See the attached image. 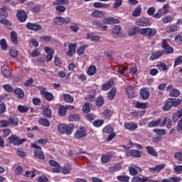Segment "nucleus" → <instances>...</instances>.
I'll use <instances>...</instances> for the list:
<instances>
[{
	"label": "nucleus",
	"instance_id": "69168bd1",
	"mask_svg": "<svg viewBox=\"0 0 182 182\" xmlns=\"http://www.w3.org/2000/svg\"><path fill=\"white\" fill-rule=\"evenodd\" d=\"M154 133H156L158 136H166V129H155Z\"/></svg>",
	"mask_w": 182,
	"mask_h": 182
},
{
	"label": "nucleus",
	"instance_id": "9b49d317",
	"mask_svg": "<svg viewBox=\"0 0 182 182\" xmlns=\"http://www.w3.org/2000/svg\"><path fill=\"white\" fill-rule=\"evenodd\" d=\"M136 25H137V26L146 27V26H151V23L150 22V20L149 18H139L136 21Z\"/></svg>",
	"mask_w": 182,
	"mask_h": 182
},
{
	"label": "nucleus",
	"instance_id": "f704fd0d",
	"mask_svg": "<svg viewBox=\"0 0 182 182\" xmlns=\"http://www.w3.org/2000/svg\"><path fill=\"white\" fill-rule=\"evenodd\" d=\"M129 174L131 176H137V174L139 173H141V168H139V167H130L129 169Z\"/></svg>",
	"mask_w": 182,
	"mask_h": 182
},
{
	"label": "nucleus",
	"instance_id": "c03bdc74",
	"mask_svg": "<svg viewBox=\"0 0 182 182\" xmlns=\"http://www.w3.org/2000/svg\"><path fill=\"white\" fill-rule=\"evenodd\" d=\"M112 159V155L110 154H103L101 156V161L102 163L106 164L109 163Z\"/></svg>",
	"mask_w": 182,
	"mask_h": 182
},
{
	"label": "nucleus",
	"instance_id": "ddd939ff",
	"mask_svg": "<svg viewBox=\"0 0 182 182\" xmlns=\"http://www.w3.org/2000/svg\"><path fill=\"white\" fill-rule=\"evenodd\" d=\"M16 17L18 21L21 23L26 22V19H28V15L25 10L18 11L16 14Z\"/></svg>",
	"mask_w": 182,
	"mask_h": 182
},
{
	"label": "nucleus",
	"instance_id": "cd10ccee",
	"mask_svg": "<svg viewBox=\"0 0 182 182\" xmlns=\"http://www.w3.org/2000/svg\"><path fill=\"white\" fill-rule=\"evenodd\" d=\"M13 92L16 95L18 99H23L25 97V92L19 87H16Z\"/></svg>",
	"mask_w": 182,
	"mask_h": 182
},
{
	"label": "nucleus",
	"instance_id": "a18cd8bd",
	"mask_svg": "<svg viewBox=\"0 0 182 182\" xmlns=\"http://www.w3.org/2000/svg\"><path fill=\"white\" fill-rule=\"evenodd\" d=\"M146 114V111L143 110V111H137L136 109H133L131 112V114L134 117H139V116H143V114Z\"/></svg>",
	"mask_w": 182,
	"mask_h": 182
},
{
	"label": "nucleus",
	"instance_id": "f3484780",
	"mask_svg": "<svg viewBox=\"0 0 182 182\" xmlns=\"http://www.w3.org/2000/svg\"><path fill=\"white\" fill-rule=\"evenodd\" d=\"M126 92L129 99H133V97H136V91L134 90V87L128 85L126 88Z\"/></svg>",
	"mask_w": 182,
	"mask_h": 182
},
{
	"label": "nucleus",
	"instance_id": "a19ab883",
	"mask_svg": "<svg viewBox=\"0 0 182 182\" xmlns=\"http://www.w3.org/2000/svg\"><path fill=\"white\" fill-rule=\"evenodd\" d=\"M11 41L14 45H18V33L15 31L11 33Z\"/></svg>",
	"mask_w": 182,
	"mask_h": 182
},
{
	"label": "nucleus",
	"instance_id": "864d4df0",
	"mask_svg": "<svg viewBox=\"0 0 182 182\" xmlns=\"http://www.w3.org/2000/svg\"><path fill=\"white\" fill-rule=\"evenodd\" d=\"M169 96H171V97H178V96H180V91L176 88L172 89L169 93Z\"/></svg>",
	"mask_w": 182,
	"mask_h": 182
},
{
	"label": "nucleus",
	"instance_id": "6e6d98bb",
	"mask_svg": "<svg viewBox=\"0 0 182 182\" xmlns=\"http://www.w3.org/2000/svg\"><path fill=\"white\" fill-rule=\"evenodd\" d=\"M70 170H72V166L70 164L65 165L62 168V173L63 174H69L70 173Z\"/></svg>",
	"mask_w": 182,
	"mask_h": 182
},
{
	"label": "nucleus",
	"instance_id": "79ce46f5",
	"mask_svg": "<svg viewBox=\"0 0 182 182\" xmlns=\"http://www.w3.org/2000/svg\"><path fill=\"white\" fill-rule=\"evenodd\" d=\"M141 28H140V27H134L133 28H131L129 30L128 33L129 35V36H133L134 35H136V33H140V30Z\"/></svg>",
	"mask_w": 182,
	"mask_h": 182
},
{
	"label": "nucleus",
	"instance_id": "5701e85b",
	"mask_svg": "<svg viewBox=\"0 0 182 182\" xmlns=\"http://www.w3.org/2000/svg\"><path fill=\"white\" fill-rule=\"evenodd\" d=\"M76 44L70 43L68 46V52L67 53V56H69V58H72L75 53H76Z\"/></svg>",
	"mask_w": 182,
	"mask_h": 182
},
{
	"label": "nucleus",
	"instance_id": "09e8293b",
	"mask_svg": "<svg viewBox=\"0 0 182 182\" xmlns=\"http://www.w3.org/2000/svg\"><path fill=\"white\" fill-rule=\"evenodd\" d=\"M0 46L2 50H6L8 49V43H6V39L2 38L0 41Z\"/></svg>",
	"mask_w": 182,
	"mask_h": 182
},
{
	"label": "nucleus",
	"instance_id": "dca6fc26",
	"mask_svg": "<svg viewBox=\"0 0 182 182\" xmlns=\"http://www.w3.org/2000/svg\"><path fill=\"white\" fill-rule=\"evenodd\" d=\"M142 100H147L150 97V91L148 87H142L139 91Z\"/></svg>",
	"mask_w": 182,
	"mask_h": 182
},
{
	"label": "nucleus",
	"instance_id": "c9c22d12",
	"mask_svg": "<svg viewBox=\"0 0 182 182\" xmlns=\"http://www.w3.org/2000/svg\"><path fill=\"white\" fill-rule=\"evenodd\" d=\"M113 132H114V128L110 124L106 125L102 129V133H105L106 134H109L110 133H113Z\"/></svg>",
	"mask_w": 182,
	"mask_h": 182
},
{
	"label": "nucleus",
	"instance_id": "0e129e2a",
	"mask_svg": "<svg viewBox=\"0 0 182 182\" xmlns=\"http://www.w3.org/2000/svg\"><path fill=\"white\" fill-rule=\"evenodd\" d=\"M2 87L6 90V92H9V93H12L14 92V87H12L9 84L3 85Z\"/></svg>",
	"mask_w": 182,
	"mask_h": 182
},
{
	"label": "nucleus",
	"instance_id": "4c0bfd02",
	"mask_svg": "<svg viewBox=\"0 0 182 182\" xmlns=\"http://www.w3.org/2000/svg\"><path fill=\"white\" fill-rule=\"evenodd\" d=\"M53 23L55 25H63L65 23V18L62 16H57L53 18Z\"/></svg>",
	"mask_w": 182,
	"mask_h": 182
},
{
	"label": "nucleus",
	"instance_id": "9d476101",
	"mask_svg": "<svg viewBox=\"0 0 182 182\" xmlns=\"http://www.w3.org/2000/svg\"><path fill=\"white\" fill-rule=\"evenodd\" d=\"M40 92H41V95L43 96L44 99H46L47 102H52V100L55 99L53 94L46 91V88H43L42 90H40Z\"/></svg>",
	"mask_w": 182,
	"mask_h": 182
},
{
	"label": "nucleus",
	"instance_id": "58836bf2",
	"mask_svg": "<svg viewBox=\"0 0 182 182\" xmlns=\"http://www.w3.org/2000/svg\"><path fill=\"white\" fill-rule=\"evenodd\" d=\"M38 123L41 126H43L44 127H49V126H50V122H49V120L46 118H40Z\"/></svg>",
	"mask_w": 182,
	"mask_h": 182
},
{
	"label": "nucleus",
	"instance_id": "473e14b6",
	"mask_svg": "<svg viewBox=\"0 0 182 182\" xmlns=\"http://www.w3.org/2000/svg\"><path fill=\"white\" fill-rule=\"evenodd\" d=\"M95 105L97 107H102L105 105V98L103 96L100 95L97 97Z\"/></svg>",
	"mask_w": 182,
	"mask_h": 182
},
{
	"label": "nucleus",
	"instance_id": "bb28decb",
	"mask_svg": "<svg viewBox=\"0 0 182 182\" xmlns=\"http://www.w3.org/2000/svg\"><path fill=\"white\" fill-rule=\"evenodd\" d=\"M163 55H164V50L156 51L150 56L149 59L150 60H156V59L161 58Z\"/></svg>",
	"mask_w": 182,
	"mask_h": 182
},
{
	"label": "nucleus",
	"instance_id": "0eeeda50",
	"mask_svg": "<svg viewBox=\"0 0 182 182\" xmlns=\"http://www.w3.org/2000/svg\"><path fill=\"white\" fill-rule=\"evenodd\" d=\"M25 141H26V139H19V136H17L16 135H11L9 137V144H13V146L23 144Z\"/></svg>",
	"mask_w": 182,
	"mask_h": 182
},
{
	"label": "nucleus",
	"instance_id": "b1692460",
	"mask_svg": "<svg viewBox=\"0 0 182 182\" xmlns=\"http://www.w3.org/2000/svg\"><path fill=\"white\" fill-rule=\"evenodd\" d=\"M146 150L148 154H149V156H152V157H157V156H159L157 151H156L155 149L151 146H146Z\"/></svg>",
	"mask_w": 182,
	"mask_h": 182
},
{
	"label": "nucleus",
	"instance_id": "4468645a",
	"mask_svg": "<svg viewBox=\"0 0 182 182\" xmlns=\"http://www.w3.org/2000/svg\"><path fill=\"white\" fill-rule=\"evenodd\" d=\"M49 166L51 167H55L53 168V173H60V171L62 170V167L60 165H59V163H58L55 160H50L48 161Z\"/></svg>",
	"mask_w": 182,
	"mask_h": 182
},
{
	"label": "nucleus",
	"instance_id": "e2e57ef3",
	"mask_svg": "<svg viewBox=\"0 0 182 182\" xmlns=\"http://www.w3.org/2000/svg\"><path fill=\"white\" fill-rule=\"evenodd\" d=\"M85 119L86 120H88V122H90V123H92V122H93V120L96 119V115L92 113H88L85 115Z\"/></svg>",
	"mask_w": 182,
	"mask_h": 182
},
{
	"label": "nucleus",
	"instance_id": "603ef678",
	"mask_svg": "<svg viewBox=\"0 0 182 182\" xmlns=\"http://www.w3.org/2000/svg\"><path fill=\"white\" fill-rule=\"evenodd\" d=\"M164 55H168L170 53H174V48L173 47L168 46V47H166L164 48Z\"/></svg>",
	"mask_w": 182,
	"mask_h": 182
},
{
	"label": "nucleus",
	"instance_id": "6e6552de",
	"mask_svg": "<svg viewBox=\"0 0 182 182\" xmlns=\"http://www.w3.org/2000/svg\"><path fill=\"white\" fill-rule=\"evenodd\" d=\"M86 136H87V132H86L85 127H79L78 130L74 134V137L77 139V140L83 139V137H86Z\"/></svg>",
	"mask_w": 182,
	"mask_h": 182
},
{
	"label": "nucleus",
	"instance_id": "393cba45",
	"mask_svg": "<svg viewBox=\"0 0 182 182\" xmlns=\"http://www.w3.org/2000/svg\"><path fill=\"white\" fill-rule=\"evenodd\" d=\"M133 104L136 109H147V102H140L139 101L134 100Z\"/></svg>",
	"mask_w": 182,
	"mask_h": 182
},
{
	"label": "nucleus",
	"instance_id": "338daca9",
	"mask_svg": "<svg viewBox=\"0 0 182 182\" xmlns=\"http://www.w3.org/2000/svg\"><path fill=\"white\" fill-rule=\"evenodd\" d=\"M54 65L57 66V68H60L62 66V60H60V58L58 56H55L54 58Z\"/></svg>",
	"mask_w": 182,
	"mask_h": 182
},
{
	"label": "nucleus",
	"instance_id": "c756f323",
	"mask_svg": "<svg viewBox=\"0 0 182 182\" xmlns=\"http://www.w3.org/2000/svg\"><path fill=\"white\" fill-rule=\"evenodd\" d=\"M116 92H117V89L116 87H113L108 92L107 96L109 100H113L114 97H116Z\"/></svg>",
	"mask_w": 182,
	"mask_h": 182
},
{
	"label": "nucleus",
	"instance_id": "5fc2aeb1",
	"mask_svg": "<svg viewBox=\"0 0 182 182\" xmlns=\"http://www.w3.org/2000/svg\"><path fill=\"white\" fill-rule=\"evenodd\" d=\"M82 112L83 113H89L90 112V103L89 102H87L85 103V105L82 107Z\"/></svg>",
	"mask_w": 182,
	"mask_h": 182
},
{
	"label": "nucleus",
	"instance_id": "a878e982",
	"mask_svg": "<svg viewBox=\"0 0 182 182\" xmlns=\"http://www.w3.org/2000/svg\"><path fill=\"white\" fill-rule=\"evenodd\" d=\"M104 23H107V25H113V23H120V21L114 17H109L104 19Z\"/></svg>",
	"mask_w": 182,
	"mask_h": 182
},
{
	"label": "nucleus",
	"instance_id": "7c9ffc66",
	"mask_svg": "<svg viewBox=\"0 0 182 182\" xmlns=\"http://www.w3.org/2000/svg\"><path fill=\"white\" fill-rule=\"evenodd\" d=\"M114 85V81L113 80H109L107 81L102 86V90L106 91L109 90Z\"/></svg>",
	"mask_w": 182,
	"mask_h": 182
},
{
	"label": "nucleus",
	"instance_id": "3c124183",
	"mask_svg": "<svg viewBox=\"0 0 182 182\" xmlns=\"http://www.w3.org/2000/svg\"><path fill=\"white\" fill-rule=\"evenodd\" d=\"M69 122H77L80 120V117L77 114H70L68 117Z\"/></svg>",
	"mask_w": 182,
	"mask_h": 182
},
{
	"label": "nucleus",
	"instance_id": "6ab92c4d",
	"mask_svg": "<svg viewBox=\"0 0 182 182\" xmlns=\"http://www.w3.org/2000/svg\"><path fill=\"white\" fill-rule=\"evenodd\" d=\"M8 120L10 126H18V124L19 123V119L16 114L10 115Z\"/></svg>",
	"mask_w": 182,
	"mask_h": 182
},
{
	"label": "nucleus",
	"instance_id": "37998d69",
	"mask_svg": "<svg viewBox=\"0 0 182 182\" xmlns=\"http://www.w3.org/2000/svg\"><path fill=\"white\" fill-rule=\"evenodd\" d=\"M43 116L48 118L52 117V109L49 107L44 108V109L43 110Z\"/></svg>",
	"mask_w": 182,
	"mask_h": 182
},
{
	"label": "nucleus",
	"instance_id": "aec40b11",
	"mask_svg": "<svg viewBox=\"0 0 182 182\" xmlns=\"http://www.w3.org/2000/svg\"><path fill=\"white\" fill-rule=\"evenodd\" d=\"M166 124L167 129H171V127L173 126V121H171V119H170V118L166 117L161 122L160 126H161V127H164V126H166Z\"/></svg>",
	"mask_w": 182,
	"mask_h": 182
},
{
	"label": "nucleus",
	"instance_id": "39448f33",
	"mask_svg": "<svg viewBox=\"0 0 182 182\" xmlns=\"http://www.w3.org/2000/svg\"><path fill=\"white\" fill-rule=\"evenodd\" d=\"M53 5H57L55 8L56 11L63 13L66 11V7L63 5H69V0H55L53 2Z\"/></svg>",
	"mask_w": 182,
	"mask_h": 182
},
{
	"label": "nucleus",
	"instance_id": "774afa93",
	"mask_svg": "<svg viewBox=\"0 0 182 182\" xmlns=\"http://www.w3.org/2000/svg\"><path fill=\"white\" fill-rule=\"evenodd\" d=\"M173 171L175 174H181L182 173V165L175 166L173 167Z\"/></svg>",
	"mask_w": 182,
	"mask_h": 182
},
{
	"label": "nucleus",
	"instance_id": "423d86ee",
	"mask_svg": "<svg viewBox=\"0 0 182 182\" xmlns=\"http://www.w3.org/2000/svg\"><path fill=\"white\" fill-rule=\"evenodd\" d=\"M140 35H143V36H147L149 39L150 38H153L155 35L157 34V29L151 28H141Z\"/></svg>",
	"mask_w": 182,
	"mask_h": 182
},
{
	"label": "nucleus",
	"instance_id": "7ed1b4c3",
	"mask_svg": "<svg viewBox=\"0 0 182 182\" xmlns=\"http://www.w3.org/2000/svg\"><path fill=\"white\" fill-rule=\"evenodd\" d=\"M178 119H180L178 120ZM172 120L173 122H177V120H178L176 126V130L178 133H182V107L173 114Z\"/></svg>",
	"mask_w": 182,
	"mask_h": 182
},
{
	"label": "nucleus",
	"instance_id": "412c9836",
	"mask_svg": "<svg viewBox=\"0 0 182 182\" xmlns=\"http://www.w3.org/2000/svg\"><path fill=\"white\" fill-rule=\"evenodd\" d=\"M92 26H97L99 29H102V31H107L108 26H105L103 23H100V21H92Z\"/></svg>",
	"mask_w": 182,
	"mask_h": 182
},
{
	"label": "nucleus",
	"instance_id": "052dcab7",
	"mask_svg": "<svg viewBox=\"0 0 182 182\" xmlns=\"http://www.w3.org/2000/svg\"><path fill=\"white\" fill-rule=\"evenodd\" d=\"M17 154L21 159H23V157H26V153L23 151L22 148L17 149Z\"/></svg>",
	"mask_w": 182,
	"mask_h": 182
},
{
	"label": "nucleus",
	"instance_id": "ea45409f",
	"mask_svg": "<svg viewBox=\"0 0 182 182\" xmlns=\"http://www.w3.org/2000/svg\"><path fill=\"white\" fill-rule=\"evenodd\" d=\"M132 16L138 17L141 15V5H138L132 12Z\"/></svg>",
	"mask_w": 182,
	"mask_h": 182
},
{
	"label": "nucleus",
	"instance_id": "49530a36",
	"mask_svg": "<svg viewBox=\"0 0 182 182\" xmlns=\"http://www.w3.org/2000/svg\"><path fill=\"white\" fill-rule=\"evenodd\" d=\"M94 127H102L105 124V119H96L92 122Z\"/></svg>",
	"mask_w": 182,
	"mask_h": 182
},
{
	"label": "nucleus",
	"instance_id": "2f4dec72",
	"mask_svg": "<svg viewBox=\"0 0 182 182\" xmlns=\"http://www.w3.org/2000/svg\"><path fill=\"white\" fill-rule=\"evenodd\" d=\"M160 124H161V119H158L156 120H152L149 122V123L148 124V127H157V126H160Z\"/></svg>",
	"mask_w": 182,
	"mask_h": 182
},
{
	"label": "nucleus",
	"instance_id": "2eb2a0df",
	"mask_svg": "<svg viewBox=\"0 0 182 182\" xmlns=\"http://www.w3.org/2000/svg\"><path fill=\"white\" fill-rule=\"evenodd\" d=\"M124 129H126V130H129V132H134L138 129L139 125H137L136 123H134L133 122H125L124 124Z\"/></svg>",
	"mask_w": 182,
	"mask_h": 182
},
{
	"label": "nucleus",
	"instance_id": "bf43d9fd",
	"mask_svg": "<svg viewBox=\"0 0 182 182\" xmlns=\"http://www.w3.org/2000/svg\"><path fill=\"white\" fill-rule=\"evenodd\" d=\"M179 65H182V55H178L175 58L173 68L178 66Z\"/></svg>",
	"mask_w": 182,
	"mask_h": 182
},
{
	"label": "nucleus",
	"instance_id": "8fccbe9b",
	"mask_svg": "<svg viewBox=\"0 0 182 182\" xmlns=\"http://www.w3.org/2000/svg\"><path fill=\"white\" fill-rule=\"evenodd\" d=\"M63 99L67 103H73V97L70 94H64Z\"/></svg>",
	"mask_w": 182,
	"mask_h": 182
},
{
	"label": "nucleus",
	"instance_id": "13d9d810",
	"mask_svg": "<svg viewBox=\"0 0 182 182\" xmlns=\"http://www.w3.org/2000/svg\"><path fill=\"white\" fill-rule=\"evenodd\" d=\"M95 73H96V66L95 65L90 66L87 70V75H89V76H93Z\"/></svg>",
	"mask_w": 182,
	"mask_h": 182
},
{
	"label": "nucleus",
	"instance_id": "72a5a7b5",
	"mask_svg": "<svg viewBox=\"0 0 182 182\" xmlns=\"http://www.w3.org/2000/svg\"><path fill=\"white\" fill-rule=\"evenodd\" d=\"M8 6H4L0 8V18H8Z\"/></svg>",
	"mask_w": 182,
	"mask_h": 182
},
{
	"label": "nucleus",
	"instance_id": "e433bc0d",
	"mask_svg": "<svg viewBox=\"0 0 182 182\" xmlns=\"http://www.w3.org/2000/svg\"><path fill=\"white\" fill-rule=\"evenodd\" d=\"M105 15V13L104 11L98 10H96L91 14V16H93V18H103Z\"/></svg>",
	"mask_w": 182,
	"mask_h": 182
},
{
	"label": "nucleus",
	"instance_id": "1a4fd4ad",
	"mask_svg": "<svg viewBox=\"0 0 182 182\" xmlns=\"http://www.w3.org/2000/svg\"><path fill=\"white\" fill-rule=\"evenodd\" d=\"M26 28L28 29V31H33L34 32H38V31H41L42 26H41L38 23L28 22L26 23Z\"/></svg>",
	"mask_w": 182,
	"mask_h": 182
},
{
	"label": "nucleus",
	"instance_id": "4be33fe9",
	"mask_svg": "<svg viewBox=\"0 0 182 182\" xmlns=\"http://www.w3.org/2000/svg\"><path fill=\"white\" fill-rule=\"evenodd\" d=\"M166 167V164H159L156 165L154 168H149V173H160L161 170H163Z\"/></svg>",
	"mask_w": 182,
	"mask_h": 182
},
{
	"label": "nucleus",
	"instance_id": "f03ea898",
	"mask_svg": "<svg viewBox=\"0 0 182 182\" xmlns=\"http://www.w3.org/2000/svg\"><path fill=\"white\" fill-rule=\"evenodd\" d=\"M75 130L74 124H60L58 126V131L60 134H66V136H70Z\"/></svg>",
	"mask_w": 182,
	"mask_h": 182
},
{
	"label": "nucleus",
	"instance_id": "680f3d73",
	"mask_svg": "<svg viewBox=\"0 0 182 182\" xmlns=\"http://www.w3.org/2000/svg\"><path fill=\"white\" fill-rule=\"evenodd\" d=\"M122 168V165L120 164H114L113 166L110 168V171H112L113 173L116 171H119Z\"/></svg>",
	"mask_w": 182,
	"mask_h": 182
},
{
	"label": "nucleus",
	"instance_id": "a211bd4d",
	"mask_svg": "<svg viewBox=\"0 0 182 182\" xmlns=\"http://www.w3.org/2000/svg\"><path fill=\"white\" fill-rule=\"evenodd\" d=\"M127 156L128 157H134L135 159H140L141 157V154L139 150L131 149L127 152Z\"/></svg>",
	"mask_w": 182,
	"mask_h": 182
},
{
	"label": "nucleus",
	"instance_id": "20e7f679",
	"mask_svg": "<svg viewBox=\"0 0 182 182\" xmlns=\"http://www.w3.org/2000/svg\"><path fill=\"white\" fill-rule=\"evenodd\" d=\"M31 147L34 149L33 150V156L37 160H41L43 161L45 160V153L42 150V147L38 146L36 144H31Z\"/></svg>",
	"mask_w": 182,
	"mask_h": 182
},
{
	"label": "nucleus",
	"instance_id": "c85d7f7f",
	"mask_svg": "<svg viewBox=\"0 0 182 182\" xmlns=\"http://www.w3.org/2000/svg\"><path fill=\"white\" fill-rule=\"evenodd\" d=\"M121 31H122V27H120V26H115L112 28L111 33L112 36H114V38H117V36H119V35H120Z\"/></svg>",
	"mask_w": 182,
	"mask_h": 182
},
{
	"label": "nucleus",
	"instance_id": "f257e3e1",
	"mask_svg": "<svg viewBox=\"0 0 182 182\" xmlns=\"http://www.w3.org/2000/svg\"><path fill=\"white\" fill-rule=\"evenodd\" d=\"M182 100L180 98H168V100L165 102V105L163 106V112H168L173 107H177L181 105Z\"/></svg>",
	"mask_w": 182,
	"mask_h": 182
},
{
	"label": "nucleus",
	"instance_id": "de8ad7c7",
	"mask_svg": "<svg viewBox=\"0 0 182 182\" xmlns=\"http://www.w3.org/2000/svg\"><path fill=\"white\" fill-rule=\"evenodd\" d=\"M17 110H18L20 113H26L29 110V107L26 105H19Z\"/></svg>",
	"mask_w": 182,
	"mask_h": 182
},
{
	"label": "nucleus",
	"instance_id": "4d7b16f0",
	"mask_svg": "<svg viewBox=\"0 0 182 182\" xmlns=\"http://www.w3.org/2000/svg\"><path fill=\"white\" fill-rule=\"evenodd\" d=\"M66 112H67V110H66V108L65 106L60 105L59 107V108H58V115L59 116H61V117L65 116V114H66Z\"/></svg>",
	"mask_w": 182,
	"mask_h": 182
},
{
	"label": "nucleus",
	"instance_id": "f8f14e48",
	"mask_svg": "<svg viewBox=\"0 0 182 182\" xmlns=\"http://www.w3.org/2000/svg\"><path fill=\"white\" fill-rule=\"evenodd\" d=\"M46 53H47L46 56V62H50L52 61V59H53V55L55 53V50L52 49V48H49L48 46L44 48Z\"/></svg>",
	"mask_w": 182,
	"mask_h": 182
}]
</instances>
